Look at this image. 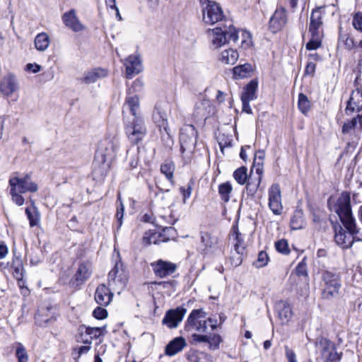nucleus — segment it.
Here are the masks:
<instances>
[{
    "label": "nucleus",
    "instance_id": "obj_28",
    "mask_svg": "<svg viewBox=\"0 0 362 362\" xmlns=\"http://www.w3.org/2000/svg\"><path fill=\"white\" fill-rule=\"evenodd\" d=\"M55 320L54 313L52 307L47 308H42L39 310L38 313L35 316V321L38 325L41 327L47 326L49 323Z\"/></svg>",
    "mask_w": 362,
    "mask_h": 362
},
{
    "label": "nucleus",
    "instance_id": "obj_20",
    "mask_svg": "<svg viewBox=\"0 0 362 362\" xmlns=\"http://www.w3.org/2000/svg\"><path fill=\"white\" fill-rule=\"evenodd\" d=\"M186 309L183 308H177L175 310L168 311L163 319V323L166 325L169 328H175L182 320Z\"/></svg>",
    "mask_w": 362,
    "mask_h": 362
},
{
    "label": "nucleus",
    "instance_id": "obj_54",
    "mask_svg": "<svg viewBox=\"0 0 362 362\" xmlns=\"http://www.w3.org/2000/svg\"><path fill=\"white\" fill-rule=\"evenodd\" d=\"M352 24L355 29L362 32V12H358L354 16Z\"/></svg>",
    "mask_w": 362,
    "mask_h": 362
},
{
    "label": "nucleus",
    "instance_id": "obj_47",
    "mask_svg": "<svg viewBox=\"0 0 362 362\" xmlns=\"http://www.w3.org/2000/svg\"><path fill=\"white\" fill-rule=\"evenodd\" d=\"M159 218L161 220V223L170 225H173L177 221V218L169 209L164 210L163 212L159 215Z\"/></svg>",
    "mask_w": 362,
    "mask_h": 362
},
{
    "label": "nucleus",
    "instance_id": "obj_26",
    "mask_svg": "<svg viewBox=\"0 0 362 362\" xmlns=\"http://www.w3.org/2000/svg\"><path fill=\"white\" fill-rule=\"evenodd\" d=\"M152 119L158 127L167 129L168 119L165 107L162 104H156L152 114Z\"/></svg>",
    "mask_w": 362,
    "mask_h": 362
},
{
    "label": "nucleus",
    "instance_id": "obj_53",
    "mask_svg": "<svg viewBox=\"0 0 362 362\" xmlns=\"http://www.w3.org/2000/svg\"><path fill=\"white\" fill-rule=\"evenodd\" d=\"M275 247L277 251L283 254L289 252L288 245L286 240H280L275 243Z\"/></svg>",
    "mask_w": 362,
    "mask_h": 362
},
{
    "label": "nucleus",
    "instance_id": "obj_25",
    "mask_svg": "<svg viewBox=\"0 0 362 362\" xmlns=\"http://www.w3.org/2000/svg\"><path fill=\"white\" fill-rule=\"evenodd\" d=\"M255 170V175H253L252 173L250 176L248 177L246 186L247 193L252 196L255 195L257 192L262 179L263 169L261 168H257Z\"/></svg>",
    "mask_w": 362,
    "mask_h": 362
},
{
    "label": "nucleus",
    "instance_id": "obj_44",
    "mask_svg": "<svg viewBox=\"0 0 362 362\" xmlns=\"http://www.w3.org/2000/svg\"><path fill=\"white\" fill-rule=\"evenodd\" d=\"M231 238L233 244V248L237 249V247H242L245 250V244L244 242L243 235L238 231L236 227L233 228V232L231 235Z\"/></svg>",
    "mask_w": 362,
    "mask_h": 362
},
{
    "label": "nucleus",
    "instance_id": "obj_39",
    "mask_svg": "<svg viewBox=\"0 0 362 362\" xmlns=\"http://www.w3.org/2000/svg\"><path fill=\"white\" fill-rule=\"evenodd\" d=\"M233 191L232 185L229 182L221 183L218 186V194L222 201L228 202Z\"/></svg>",
    "mask_w": 362,
    "mask_h": 362
},
{
    "label": "nucleus",
    "instance_id": "obj_4",
    "mask_svg": "<svg viewBox=\"0 0 362 362\" xmlns=\"http://www.w3.org/2000/svg\"><path fill=\"white\" fill-rule=\"evenodd\" d=\"M207 33L211 45L214 49L220 48L230 42H235L239 36V31L230 23L222 27L209 29Z\"/></svg>",
    "mask_w": 362,
    "mask_h": 362
},
{
    "label": "nucleus",
    "instance_id": "obj_43",
    "mask_svg": "<svg viewBox=\"0 0 362 362\" xmlns=\"http://www.w3.org/2000/svg\"><path fill=\"white\" fill-rule=\"evenodd\" d=\"M252 68L250 64H245L243 65L236 66L233 68L234 76L239 78H243L248 76L252 72Z\"/></svg>",
    "mask_w": 362,
    "mask_h": 362
},
{
    "label": "nucleus",
    "instance_id": "obj_10",
    "mask_svg": "<svg viewBox=\"0 0 362 362\" xmlns=\"http://www.w3.org/2000/svg\"><path fill=\"white\" fill-rule=\"evenodd\" d=\"M202 21L205 24L214 25L223 18L222 8L217 3L209 0H201Z\"/></svg>",
    "mask_w": 362,
    "mask_h": 362
},
{
    "label": "nucleus",
    "instance_id": "obj_30",
    "mask_svg": "<svg viewBox=\"0 0 362 362\" xmlns=\"http://www.w3.org/2000/svg\"><path fill=\"white\" fill-rule=\"evenodd\" d=\"M362 129V115L358 114L350 120H347L342 126L341 132L344 134H351L356 130Z\"/></svg>",
    "mask_w": 362,
    "mask_h": 362
},
{
    "label": "nucleus",
    "instance_id": "obj_14",
    "mask_svg": "<svg viewBox=\"0 0 362 362\" xmlns=\"http://www.w3.org/2000/svg\"><path fill=\"white\" fill-rule=\"evenodd\" d=\"M286 9L282 5H278L269 21V30L276 33L286 26L288 23Z\"/></svg>",
    "mask_w": 362,
    "mask_h": 362
},
{
    "label": "nucleus",
    "instance_id": "obj_24",
    "mask_svg": "<svg viewBox=\"0 0 362 362\" xmlns=\"http://www.w3.org/2000/svg\"><path fill=\"white\" fill-rule=\"evenodd\" d=\"M108 71L105 69L96 68L84 73L80 81L86 84L93 83L100 78L106 77Z\"/></svg>",
    "mask_w": 362,
    "mask_h": 362
},
{
    "label": "nucleus",
    "instance_id": "obj_8",
    "mask_svg": "<svg viewBox=\"0 0 362 362\" xmlns=\"http://www.w3.org/2000/svg\"><path fill=\"white\" fill-rule=\"evenodd\" d=\"M143 88V83L141 80H135L132 86L128 88L125 102L123 105V112L129 111L134 117L138 116L140 110V101L137 93L140 92Z\"/></svg>",
    "mask_w": 362,
    "mask_h": 362
},
{
    "label": "nucleus",
    "instance_id": "obj_64",
    "mask_svg": "<svg viewBox=\"0 0 362 362\" xmlns=\"http://www.w3.org/2000/svg\"><path fill=\"white\" fill-rule=\"evenodd\" d=\"M8 254V248L6 245L0 244V259L4 258Z\"/></svg>",
    "mask_w": 362,
    "mask_h": 362
},
{
    "label": "nucleus",
    "instance_id": "obj_51",
    "mask_svg": "<svg viewBox=\"0 0 362 362\" xmlns=\"http://www.w3.org/2000/svg\"><path fill=\"white\" fill-rule=\"evenodd\" d=\"M269 262V256L264 251H260L258 254L257 259L255 262L254 265L257 268H261L266 266Z\"/></svg>",
    "mask_w": 362,
    "mask_h": 362
},
{
    "label": "nucleus",
    "instance_id": "obj_55",
    "mask_svg": "<svg viewBox=\"0 0 362 362\" xmlns=\"http://www.w3.org/2000/svg\"><path fill=\"white\" fill-rule=\"evenodd\" d=\"M264 158V152L259 151L255 153L254 159V167L262 169V160Z\"/></svg>",
    "mask_w": 362,
    "mask_h": 362
},
{
    "label": "nucleus",
    "instance_id": "obj_15",
    "mask_svg": "<svg viewBox=\"0 0 362 362\" xmlns=\"http://www.w3.org/2000/svg\"><path fill=\"white\" fill-rule=\"evenodd\" d=\"M269 207L275 215L282 213L281 194L279 185L273 184L268 190Z\"/></svg>",
    "mask_w": 362,
    "mask_h": 362
},
{
    "label": "nucleus",
    "instance_id": "obj_35",
    "mask_svg": "<svg viewBox=\"0 0 362 362\" xmlns=\"http://www.w3.org/2000/svg\"><path fill=\"white\" fill-rule=\"evenodd\" d=\"M34 43L37 50L44 52L49 46L50 38L47 33H40L35 36Z\"/></svg>",
    "mask_w": 362,
    "mask_h": 362
},
{
    "label": "nucleus",
    "instance_id": "obj_5",
    "mask_svg": "<svg viewBox=\"0 0 362 362\" xmlns=\"http://www.w3.org/2000/svg\"><path fill=\"white\" fill-rule=\"evenodd\" d=\"M206 317V314L202 309L193 310L187 318L186 329L200 333L206 332L208 327H210L211 330L215 329L217 327L216 320Z\"/></svg>",
    "mask_w": 362,
    "mask_h": 362
},
{
    "label": "nucleus",
    "instance_id": "obj_16",
    "mask_svg": "<svg viewBox=\"0 0 362 362\" xmlns=\"http://www.w3.org/2000/svg\"><path fill=\"white\" fill-rule=\"evenodd\" d=\"M213 111V107L208 100H201L194 105L193 112L192 114V119L194 122H199L205 120L210 116Z\"/></svg>",
    "mask_w": 362,
    "mask_h": 362
},
{
    "label": "nucleus",
    "instance_id": "obj_21",
    "mask_svg": "<svg viewBox=\"0 0 362 362\" xmlns=\"http://www.w3.org/2000/svg\"><path fill=\"white\" fill-rule=\"evenodd\" d=\"M362 109V90L356 88L353 90L347 105L345 109V113L348 115L354 112H359Z\"/></svg>",
    "mask_w": 362,
    "mask_h": 362
},
{
    "label": "nucleus",
    "instance_id": "obj_56",
    "mask_svg": "<svg viewBox=\"0 0 362 362\" xmlns=\"http://www.w3.org/2000/svg\"><path fill=\"white\" fill-rule=\"evenodd\" d=\"M93 315L96 319L103 320L107 317V312L105 308L98 307L93 310Z\"/></svg>",
    "mask_w": 362,
    "mask_h": 362
},
{
    "label": "nucleus",
    "instance_id": "obj_45",
    "mask_svg": "<svg viewBox=\"0 0 362 362\" xmlns=\"http://www.w3.org/2000/svg\"><path fill=\"white\" fill-rule=\"evenodd\" d=\"M339 45L344 47L348 50H351L355 47L354 39L348 34H340L339 37Z\"/></svg>",
    "mask_w": 362,
    "mask_h": 362
},
{
    "label": "nucleus",
    "instance_id": "obj_7",
    "mask_svg": "<svg viewBox=\"0 0 362 362\" xmlns=\"http://www.w3.org/2000/svg\"><path fill=\"white\" fill-rule=\"evenodd\" d=\"M119 148V141L116 136L105 138L98 143L96 157L110 165L115 159Z\"/></svg>",
    "mask_w": 362,
    "mask_h": 362
},
{
    "label": "nucleus",
    "instance_id": "obj_57",
    "mask_svg": "<svg viewBox=\"0 0 362 362\" xmlns=\"http://www.w3.org/2000/svg\"><path fill=\"white\" fill-rule=\"evenodd\" d=\"M207 337H208V335H206V334L204 335V334L193 333L191 336V338H192L191 343L192 344H197V343H202V342L206 343V341L208 340Z\"/></svg>",
    "mask_w": 362,
    "mask_h": 362
},
{
    "label": "nucleus",
    "instance_id": "obj_27",
    "mask_svg": "<svg viewBox=\"0 0 362 362\" xmlns=\"http://www.w3.org/2000/svg\"><path fill=\"white\" fill-rule=\"evenodd\" d=\"M81 329V332L84 329L85 334L89 336V339H82L84 344H90L93 339H99L100 337L105 336L107 333L106 326L101 327L83 326Z\"/></svg>",
    "mask_w": 362,
    "mask_h": 362
},
{
    "label": "nucleus",
    "instance_id": "obj_34",
    "mask_svg": "<svg viewBox=\"0 0 362 362\" xmlns=\"http://www.w3.org/2000/svg\"><path fill=\"white\" fill-rule=\"evenodd\" d=\"M239 54L236 49L229 48L222 51L218 57V60L224 64L233 65L238 59Z\"/></svg>",
    "mask_w": 362,
    "mask_h": 362
},
{
    "label": "nucleus",
    "instance_id": "obj_3",
    "mask_svg": "<svg viewBox=\"0 0 362 362\" xmlns=\"http://www.w3.org/2000/svg\"><path fill=\"white\" fill-rule=\"evenodd\" d=\"M325 16V8L320 7L313 10L308 28V34L310 39L306 44L308 50H315L321 47L322 40L324 37L323 18Z\"/></svg>",
    "mask_w": 362,
    "mask_h": 362
},
{
    "label": "nucleus",
    "instance_id": "obj_48",
    "mask_svg": "<svg viewBox=\"0 0 362 362\" xmlns=\"http://www.w3.org/2000/svg\"><path fill=\"white\" fill-rule=\"evenodd\" d=\"M16 356L18 362H28V355L25 347L21 343H17L16 349Z\"/></svg>",
    "mask_w": 362,
    "mask_h": 362
},
{
    "label": "nucleus",
    "instance_id": "obj_61",
    "mask_svg": "<svg viewBox=\"0 0 362 362\" xmlns=\"http://www.w3.org/2000/svg\"><path fill=\"white\" fill-rule=\"evenodd\" d=\"M286 355L289 362H296L295 353L288 347H286Z\"/></svg>",
    "mask_w": 362,
    "mask_h": 362
},
{
    "label": "nucleus",
    "instance_id": "obj_60",
    "mask_svg": "<svg viewBox=\"0 0 362 362\" xmlns=\"http://www.w3.org/2000/svg\"><path fill=\"white\" fill-rule=\"evenodd\" d=\"M316 65L312 61H310L305 69V74L308 76H313L315 71Z\"/></svg>",
    "mask_w": 362,
    "mask_h": 362
},
{
    "label": "nucleus",
    "instance_id": "obj_52",
    "mask_svg": "<svg viewBox=\"0 0 362 362\" xmlns=\"http://www.w3.org/2000/svg\"><path fill=\"white\" fill-rule=\"evenodd\" d=\"M251 35L246 31H241V45L240 47L244 49H248L252 46Z\"/></svg>",
    "mask_w": 362,
    "mask_h": 362
},
{
    "label": "nucleus",
    "instance_id": "obj_33",
    "mask_svg": "<svg viewBox=\"0 0 362 362\" xmlns=\"http://www.w3.org/2000/svg\"><path fill=\"white\" fill-rule=\"evenodd\" d=\"M168 240H169V238H166L163 233L151 230L146 232L143 237V242L146 245L159 244Z\"/></svg>",
    "mask_w": 362,
    "mask_h": 362
},
{
    "label": "nucleus",
    "instance_id": "obj_63",
    "mask_svg": "<svg viewBox=\"0 0 362 362\" xmlns=\"http://www.w3.org/2000/svg\"><path fill=\"white\" fill-rule=\"evenodd\" d=\"M296 273L298 275L305 276L306 275V269L304 264L302 263L298 264L296 267Z\"/></svg>",
    "mask_w": 362,
    "mask_h": 362
},
{
    "label": "nucleus",
    "instance_id": "obj_50",
    "mask_svg": "<svg viewBox=\"0 0 362 362\" xmlns=\"http://www.w3.org/2000/svg\"><path fill=\"white\" fill-rule=\"evenodd\" d=\"M310 101L308 98L303 93L298 95V108L301 112L305 114L310 109Z\"/></svg>",
    "mask_w": 362,
    "mask_h": 362
},
{
    "label": "nucleus",
    "instance_id": "obj_32",
    "mask_svg": "<svg viewBox=\"0 0 362 362\" xmlns=\"http://www.w3.org/2000/svg\"><path fill=\"white\" fill-rule=\"evenodd\" d=\"M187 345L185 339L182 337H176L172 340L165 347V354L174 356L181 351Z\"/></svg>",
    "mask_w": 362,
    "mask_h": 362
},
{
    "label": "nucleus",
    "instance_id": "obj_12",
    "mask_svg": "<svg viewBox=\"0 0 362 362\" xmlns=\"http://www.w3.org/2000/svg\"><path fill=\"white\" fill-rule=\"evenodd\" d=\"M197 136V131L192 124H184L180 129V133L182 151H192L196 146Z\"/></svg>",
    "mask_w": 362,
    "mask_h": 362
},
{
    "label": "nucleus",
    "instance_id": "obj_59",
    "mask_svg": "<svg viewBox=\"0 0 362 362\" xmlns=\"http://www.w3.org/2000/svg\"><path fill=\"white\" fill-rule=\"evenodd\" d=\"M41 66L36 63H29L25 66V71H29L33 74H36L41 70Z\"/></svg>",
    "mask_w": 362,
    "mask_h": 362
},
{
    "label": "nucleus",
    "instance_id": "obj_11",
    "mask_svg": "<svg viewBox=\"0 0 362 362\" xmlns=\"http://www.w3.org/2000/svg\"><path fill=\"white\" fill-rule=\"evenodd\" d=\"M125 131L130 141L134 144L143 140L147 132L144 122L140 117H134L132 122L127 123Z\"/></svg>",
    "mask_w": 362,
    "mask_h": 362
},
{
    "label": "nucleus",
    "instance_id": "obj_42",
    "mask_svg": "<svg viewBox=\"0 0 362 362\" xmlns=\"http://www.w3.org/2000/svg\"><path fill=\"white\" fill-rule=\"evenodd\" d=\"M175 165L171 161H167L160 166V172L163 174L169 182L173 185L174 183Z\"/></svg>",
    "mask_w": 362,
    "mask_h": 362
},
{
    "label": "nucleus",
    "instance_id": "obj_9",
    "mask_svg": "<svg viewBox=\"0 0 362 362\" xmlns=\"http://www.w3.org/2000/svg\"><path fill=\"white\" fill-rule=\"evenodd\" d=\"M315 347L322 362H338L341 358L340 354L336 350L335 344L326 338L317 339Z\"/></svg>",
    "mask_w": 362,
    "mask_h": 362
},
{
    "label": "nucleus",
    "instance_id": "obj_37",
    "mask_svg": "<svg viewBox=\"0 0 362 362\" xmlns=\"http://www.w3.org/2000/svg\"><path fill=\"white\" fill-rule=\"evenodd\" d=\"M257 82L255 81H251L245 88L241 95V100H253L256 96V91L257 89Z\"/></svg>",
    "mask_w": 362,
    "mask_h": 362
},
{
    "label": "nucleus",
    "instance_id": "obj_19",
    "mask_svg": "<svg viewBox=\"0 0 362 362\" xmlns=\"http://www.w3.org/2000/svg\"><path fill=\"white\" fill-rule=\"evenodd\" d=\"M151 265L155 274L160 278H164L173 274L177 269L175 264L162 259L152 262Z\"/></svg>",
    "mask_w": 362,
    "mask_h": 362
},
{
    "label": "nucleus",
    "instance_id": "obj_13",
    "mask_svg": "<svg viewBox=\"0 0 362 362\" xmlns=\"http://www.w3.org/2000/svg\"><path fill=\"white\" fill-rule=\"evenodd\" d=\"M108 284L112 290L120 293L127 283V274L123 269L121 263H116L114 268L108 274Z\"/></svg>",
    "mask_w": 362,
    "mask_h": 362
},
{
    "label": "nucleus",
    "instance_id": "obj_1",
    "mask_svg": "<svg viewBox=\"0 0 362 362\" xmlns=\"http://www.w3.org/2000/svg\"><path fill=\"white\" fill-rule=\"evenodd\" d=\"M334 208L340 221L348 230V232L344 231L340 226L339 230L335 228L334 240L342 248H349L352 245L356 233V223L350 206L349 193L343 192Z\"/></svg>",
    "mask_w": 362,
    "mask_h": 362
},
{
    "label": "nucleus",
    "instance_id": "obj_49",
    "mask_svg": "<svg viewBox=\"0 0 362 362\" xmlns=\"http://www.w3.org/2000/svg\"><path fill=\"white\" fill-rule=\"evenodd\" d=\"M206 343L209 348L212 350L218 349L219 344L222 341L221 337L218 334L208 335Z\"/></svg>",
    "mask_w": 362,
    "mask_h": 362
},
{
    "label": "nucleus",
    "instance_id": "obj_29",
    "mask_svg": "<svg viewBox=\"0 0 362 362\" xmlns=\"http://www.w3.org/2000/svg\"><path fill=\"white\" fill-rule=\"evenodd\" d=\"M91 274V264L88 262H83L78 265L74 279L78 284H81L90 277Z\"/></svg>",
    "mask_w": 362,
    "mask_h": 362
},
{
    "label": "nucleus",
    "instance_id": "obj_38",
    "mask_svg": "<svg viewBox=\"0 0 362 362\" xmlns=\"http://www.w3.org/2000/svg\"><path fill=\"white\" fill-rule=\"evenodd\" d=\"M245 250L242 247H237V249L233 248L230 252V261L232 266L237 267L240 266L243 259V256Z\"/></svg>",
    "mask_w": 362,
    "mask_h": 362
},
{
    "label": "nucleus",
    "instance_id": "obj_22",
    "mask_svg": "<svg viewBox=\"0 0 362 362\" xmlns=\"http://www.w3.org/2000/svg\"><path fill=\"white\" fill-rule=\"evenodd\" d=\"M62 20L65 25L74 32H79L84 29V26L80 22L74 9L65 13L62 16Z\"/></svg>",
    "mask_w": 362,
    "mask_h": 362
},
{
    "label": "nucleus",
    "instance_id": "obj_18",
    "mask_svg": "<svg viewBox=\"0 0 362 362\" xmlns=\"http://www.w3.org/2000/svg\"><path fill=\"white\" fill-rule=\"evenodd\" d=\"M19 90L17 78L12 74L5 76L0 83V92L6 97H10Z\"/></svg>",
    "mask_w": 362,
    "mask_h": 362
},
{
    "label": "nucleus",
    "instance_id": "obj_2",
    "mask_svg": "<svg viewBox=\"0 0 362 362\" xmlns=\"http://www.w3.org/2000/svg\"><path fill=\"white\" fill-rule=\"evenodd\" d=\"M8 187L11 200L18 206H23L25 202L22 194L35 193L38 190L37 184L32 180L30 175L20 176L18 173L11 175L8 180Z\"/></svg>",
    "mask_w": 362,
    "mask_h": 362
},
{
    "label": "nucleus",
    "instance_id": "obj_40",
    "mask_svg": "<svg viewBox=\"0 0 362 362\" xmlns=\"http://www.w3.org/2000/svg\"><path fill=\"white\" fill-rule=\"evenodd\" d=\"M202 243L204 245V251L208 252L216 247L218 240L216 237L211 236L209 233H202L201 235Z\"/></svg>",
    "mask_w": 362,
    "mask_h": 362
},
{
    "label": "nucleus",
    "instance_id": "obj_62",
    "mask_svg": "<svg viewBox=\"0 0 362 362\" xmlns=\"http://www.w3.org/2000/svg\"><path fill=\"white\" fill-rule=\"evenodd\" d=\"M243 103V111L251 114L252 113V109L250 105V100H241Z\"/></svg>",
    "mask_w": 362,
    "mask_h": 362
},
{
    "label": "nucleus",
    "instance_id": "obj_58",
    "mask_svg": "<svg viewBox=\"0 0 362 362\" xmlns=\"http://www.w3.org/2000/svg\"><path fill=\"white\" fill-rule=\"evenodd\" d=\"M124 206L123 204L121 202L119 206L117 207V211L116 214V217L118 221V228H120L122 224V218L124 216Z\"/></svg>",
    "mask_w": 362,
    "mask_h": 362
},
{
    "label": "nucleus",
    "instance_id": "obj_36",
    "mask_svg": "<svg viewBox=\"0 0 362 362\" xmlns=\"http://www.w3.org/2000/svg\"><path fill=\"white\" fill-rule=\"evenodd\" d=\"M30 202L32 206L25 209V214L29 220L30 226L33 227L39 223L40 215L34 201L31 200Z\"/></svg>",
    "mask_w": 362,
    "mask_h": 362
},
{
    "label": "nucleus",
    "instance_id": "obj_6",
    "mask_svg": "<svg viewBox=\"0 0 362 362\" xmlns=\"http://www.w3.org/2000/svg\"><path fill=\"white\" fill-rule=\"evenodd\" d=\"M322 295L323 298L329 300L337 296L341 286L339 274L331 271H323L321 274Z\"/></svg>",
    "mask_w": 362,
    "mask_h": 362
},
{
    "label": "nucleus",
    "instance_id": "obj_17",
    "mask_svg": "<svg viewBox=\"0 0 362 362\" xmlns=\"http://www.w3.org/2000/svg\"><path fill=\"white\" fill-rule=\"evenodd\" d=\"M125 74L127 78H132L139 74L143 69L141 57L138 54L129 55L124 61Z\"/></svg>",
    "mask_w": 362,
    "mask_h": 362
},
{
    "label": "nucleus",
    "instance_id": "obj_46",
    "mask_svg": "<svg viewBox=\"0 0 362 362\" xmlns=\"http://www.w3.org/2000/svg\"><path fill=\"white\" fill-rule=\"evenodd\" d=\"M247 168L240 167L236 169L233 173V177L240 185H244L247 180Z\"/></svg>",
    "mask_w": 362,
    "mask_h": 362
},
{
    "label": "nucleus",
    "instance_id": "obj_31",
    "mask_svg": "<svg viewBox=\"0 0 362 362\" xmlns=\"http://www.w3.org/2000/svg\"><path fill=\"white\" fill-rule=\"evenodd\" d=\"M278 317L282 324L288 322L292 317L291 305L286 301H279L276 305Z\"/></svg>",
    "mask_w": 362,
    "mask_h": 362
},
{
    "label": "nucleus",
    "instance_id": "obj_23",
    "mask_svg": "<svg viewBox=\"0 0 362 362\" xmlns=\"http://www.w3.org/2000/svg\"><path fill=\"white\" fill-rule=\"evenodd\" d=\"M113 293L110 289L105 284H100L98 286L95 293V300L98 304L107 306L112 300Z\"/></svg>",
    "mask_w": 362,
    "mask_h": 362
},
{
    "label": "nucleus",
    "instance_id": "obj_41",
    "mask_svg": "<svg viewBox=\"0 0 362 362\" xmlns=\"http://www.w3.org/2000/svg\"><path fill=\"white\" fill-rule=\"evenodd\" d=\"M291 228L293 230H298L303 228L305 221L303 218V213L300 210L296 211L291 219Z\"/></svg>",
    "mask_w": 362,
    "mask_h": 362
}]
</instances>
